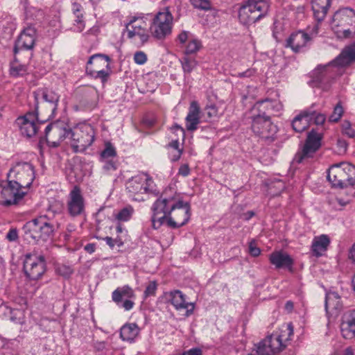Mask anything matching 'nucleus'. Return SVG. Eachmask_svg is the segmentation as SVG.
Listing matches in <instances>:
<instances>
[{
  "instance_id": "aec40b11",
  "label": "nucleus",
  "mask_w": 355,
  "mask_h": 355,
  "mask_svg": "<svg viewBox=\"0 0 355 355\" xmlns=\"http://www.w3.org/2000/svg\"><path fill=\"white\" fill-rule=\"evenodd\" d=\"M285 347L282 335L272 334L257 344V353L261 355H277Z\"/></svg>"
},
{
  "instance_id": "052dcab7",
  "label": "nucleus",
  "mask_w": 355,
  "mask_h": 355,
  "mask_svg": "<svg viewBox=\"0 0 355 355\" xmlns=\"http://www.w3.org/2000/svg\"><path fill=\"white\" fill-rule=\"evenodd\" d=\"M180 355H202V352L200 348H191L184 351Z\"/></svg>"
},
{
  "instance_id": "4d7b16f0",
  "label": "nucleus",
  "mask_w": 355,
  "mask_h": 355,
  "mask_svg": "<svg viewBox=\"0 0 355 355\" xmlns=\"http://www.w3.org/2000/svg\"><path fill=\"white\" fill-rule=\"evenodd\" d=\"M135 36H138L139 37L141 44L146 43L149 38V35L148 34L146 29L136 31Z\"/></svg>"
},
{
  "instance_id": "5fc2aeb1",
  "label": "nucleus",
  "mask_w": 355,
  "mask_h": 355,
  "mask_svg": "<svg viewBox=\"0 0 355 355\" xmlns=\"http://www.w3.org/2000/svg\"><path fill=\"white\" fill-rule=\"evenodd\" d=\"M249 253L254 257H258L261 253V250L257 247L254 241L249 243Z\"/></svg>"
},
{
  "instance_id": "864d4df0",
  "label": "nucleus",
  "mask_w": 355,
  "mask_h": 355,
  "mask_svg": "<svg viewBox=\"0 0 355 355\" xmlns=\"http://www.w3.org/2000/svg\"><path fill=\"white\" fill-rule=\"evenodd\" d=\"M6 238L10 242H15L18 240V231L16 228H11L9 230L8 232L6 234Z\"/></svg>"
},
{
  "instance_id": "13d9d810",
  "label": "nucleus",
  "mask_w": 355,
  "mask_h": 355,
  "mask_svg": "<svg viewBox=\"0 0 355 355\" xmlns=\"http://www.w3.org/2000/svg\"><path fill=\"white\" fill-rule=\"evenodd\" d=\"M207 114L209 118L216 116L218 114V109L215 105H207L205 107Z\"/></svg>"
},
{
  "instance_id": "8fccbe9b",
  "label": "nucleus",
  "mask_w": 355,
  "mask_h": 355,
  "mask_svg": "<svg viewBox=\"0 0 355 355\" xmlns=\"http://www.w3.org/2000/svg\"><path fill=\"white\" fill-rule=\"evenodd\" d=\"M134 61L137 64H144L147 61V55L143 51H137L134 55Z\"/></svg>"
},
{
  "instance_id": "f03ea898",
  "label": "nucleus",
  "mask_w": 355,
  "mask_h": 355,
  "mask_svg": "<svg viewBox=\"0 0 355 355\" xmlns=\"http://www.w3.org/2000/svg\"><path fill=\"white\" fill-rule=\"evenodd\" d=\"M35 112L43 119L42 123L53 119L57 115L60 95L52 89L43 87L33 92Z\"/></svg>"
},
{
  "instance_id": "f8f14e48",
  "label": "nucleus",
  "mask_w": 355,
  "mask_h": 355,
  "mask_svg": "<svg viewBox=\"0 0 355 355\" xmlns=\"http://www.w3.org/2000/svg\"><path fill=\"white\" fill-rule=\"evenodd\" d=\"M173 17L168 8L158 12L150 26L151 35L159 40H164L172 33Z\"/></svg>"
},
{
  "instance_id": "79ce46f5",
  "label": "nucleus",
  "mask_w": 355,
  "mask_h": 355,
  "mask_svg": "<svg viewBox=\"0 0 355 355\" xmlns=\"http://www.w3.org/2000/svg\"><path fill=\"white\" fill-rule=\"evenodd\" d=\"M307 112H313V114L309 117V122L313 123L316 125H322L326 120V116L321 113H318L313 107H309L306 110Z\"/></svg>"
},
{
  "instance_id": "a878e982",
  "label": "nucleus",
  "mask_w": 355,
  "mask_h": 355,
  "mask_svg": "<svg viewBox=\"0 0 355 355\" xmlns=\"http://www.w3.org/2000/svg\"><path fill=\"white\" fill-rule=\"evenodd\" d=\"M269 260L272 265L277 269L287 268L292 270L294 261L287 253L282 251H275L269 256Z\"/></svg>"
},
{
  "instance_id": "1a4fd4ad",
  "label": "nucleus",
  "mask_w": 355,
  "mask_h": 355,
  "mask_svg": "<svg viewBox=\"0 0 355 355\" xmlns=\"http://www.w3.org/2000/svg\"><path fill=\"white\" fill-rule=\"evenodd\" d=\"M70 139L73 151L83 153L95 139L94 129L89 124H82L71 129Z\"/></svg>"
},
{
  "instance_id": "9d476101",
  "label": "nucleus",
  "mask_w": 355,
  "mask_h": 355,
  "mask_svg": "<svg viewBox=\"0 0 355 355\" xmlns=\"http://www.w3.org/2000/svg\"><path fill=\"white\" fill-rule=\"evenodd\" d=\"M7 178L15 184L21 190L26 191L32 184L35 178L33 165L28 162H19L12 167Z\"/></svg>"
},
{
  "instance_id": "dca6fc26",
  "label": "nucleus",
  "mask_w": 355,
  "mask_h": 355,
  "mask_svg": "<svg viewBox=\"0 0 355 355\" xmlns=\"http://www.w3.org/2000/svg\"><path fill=\"white\" fill-rule=\"evenodd\" d=\"M71 130L69 125L62 121L49 123L44 130L48 146L58 147L65 139L70 138Z\"/></svg>"
},
{
  "instance_id": "cd10ccee",
  "label": "nucleus",
  "mask_w": 355,
  "mask_h": 355,
  "mask_svg": "<svg viewBox=\"0 0 355 355\" xmlns=\"http://www.w3.org/2000/svg\"><path fill=\"white\" fill-rule=\"evenodd\" d=\"M200 107L197 101H192L190 103L188 114L185 118L186 128L189 132H193L198 129L200 122Z\"/></svg>"
},
{
  "instance_id": "a19ab883",
  "label": "nucleus",
  "mask_w": 355,
  "mask_h": 355,
  "mask_svg": "<svg viewBox=\"0 0 355 355\" xmlns=\"http://www.w3.org/2000/svg\"><path fill=\"white\" fill-rule=\"evenodd\" d=\"M134 209L132 206H127L121 209L116 215V219L119 221H128L132 216Z\"/></svg>"
},
{
  "instance_id": "58836bf2",
  "label": "nucleus",
  "mask_w": 355,
  "mask_h": 355,
  "mask_svg": "<svg viewBox=\"0 0 355 355\" xmlns=\"http://www.w3.org/2000/svg\"><path fill=\"white\" fill-rule=\"evenodd\" d=\"M180 61L184 73L187 74L191 73L198 64V61L194 58L185 55L180 60Z\"/></svg>"
},
{
  "instance_id": "a18cd8bd",
  "label": "nucleus",
  "mask_w": 355,
  "mask_h": 355,
  "mask_svg": "<svg viewBox=\"0 0 355 355\" xmlns=\"http://www.w3.org/2000/svg\"><path fill=\"white\" fill-rule=\"evenodd\" d=\"M103 163V170L106 173H110L118 168V162L114 159H101Z\"/></svg>"
},
{
  "instance_id": "a211bd4d",
  "label": "nucleus",
  "mask_w": 355,
  "mask_h": 355,
  "mask_svg": "<svg viewBox=\"0 0 355 355\" xmlns=\"http://www.w3.org/2000/svg\"><path fill=\"white\" fill-rule=\"evenodd\" d=\"M152 178L147 173H139L128 179L125 182V189L130 196L144 194L152 191Z\"/></svg>"
},
{
  "instance_id": "2f4dec72",
  "label": "nucleus",
  "mask_w": 355,
  "mask_h": 355,
  "mask_svg": "<svg viewBox=\"0 0 355 355\" xmlns=\"http://www.w3.org/2000/svg\"><path fill=\"white\" fill-rule=\"evenodd\" d=\"M330 243V239L327 235L322 234L313 239L311 245V250L313 254L318 257L322 255Z\"/></svg>"
},
{
  "instance_id": "2eb2a0df",
  "label": "nucleus",
  "mask_w": 355,
  "mask_h": 355,
  "mask_svg": "<svg viewBox=\"0 0 355 355\" xmlns=\"http://www.w3.org/2000/svg\"><path fill=\"white\" fill-rule=\"evenodd\" d=\"M251 128L257 136L268 141H274L277 132V127L270 116L261 113L252 117Z\"/></svg>"
},
{
  "instance_id": "3c124183",
  "label": "nucleus",
  "mask_w": 355,
  "mask_h": 355,
  "mask_svg": "<svg viewBox=\"0 0 355 355\" xmlns=\"http://www.w3.org/2000/svg\"><path fill=\"white\" fill-rule=\"evenodd\" d=\"M343 132L350 138L355 137V130L351 127L349 121H345L343 124Z\"/></svg>"
},
{
  "instance_id": "393cba45",
  "label": "nucleus",
  "mask_w": 355,
  "mask_h": 355,
  "mask_svg": "<svg viewBox=\"0 0 355 355\" xmlns=\"http://www.w3.org/2000/svg\"><path fill=\"white\" fill-rule=\"evenodd\" d=\"M311 39L312 36L300 31L290 35L286 40V46L291 48L294 52H300Z\"/></svg>"
},
{
  "instance_id": "20e7f679",
  "label": "nucleus",
  "mask_w": 355,
  "mask_h": 355,
  "mask_svg": "<svg viewBox=\"0 0 355 355\" xmlns=\"http://www.w3.org/2000/svg\"><path fill=\"white\" fill-rule=\"evenodd\" d=\"M327 178L334 188L353 186L355 184V166L345 162L334 164L329 168Z\"/></svg>"
},
{
  "instance_id": "f3484780",
  "label": "nucleus",
  "mask_w": 355,
  "mask_h": 355,
  "mask_svg": "<svg viewBox=\"0 0 355 355\" xmlns=\"http://www.w3.org/2000/svg\"><path fill=\"white\" fill-rule=\"evenodd\" d=\"M24 271L31 280L39 279L46 271V261L42 255L27 254L24 261Z\"/></svg>"
},
{
  "instance_id": "680f3d73",
  "label": "nucleus",
  "mask_w": 355,
  "mask_h": 355,
  "mask_svg": "<svg viewBox=\"0 0 355 355\" xmlns=\"http://www.w3.org/2000/svg\"><path fill=\"white\" fill-rule=\"evenodd\" d=\"M190 173L189 167L187 164L180 166L178 173L184 177L187 176Z\"/></svg>"
},
{
  "instance_id": "39448f33",
  "label": "nucleus",
  "mask_w": 355,
  "mask_h": 355,
  "mask_svg": "<svg viewBox=\"0 0 355 355\" xmlns=\"http://www.w3.org/2000/svg\"><path fill=\"white\" fill-rule=\"evenodd\" d=\"M178 198L179 196L175 194L168 195L164 191L154 202L151 207V222L154 229H158L164 224L171 211L176 205L175 202Z\"/></svg>"
},
{
  "instance_id": "603ef678",
  "label": "nucleus",
  "mask_w": 355,
  "mask_h": 355,
  "mask_svg": "<svg viewBox=\"0 0 355 355\" xmlns=\"http://www.w3.org/2000/svg\"><path fill=\"white\" fill-rule=\"evenodd\" d=\"M76 230V226L74 224L69 223L67 226L66 231L63 233V236L65 241H69L71 238V234Z\"/></svg>"
},
{
  "instance_id": "72a5a7b5",
  "label": "nucleus",
  "mask_w": 355,
  "mask_h": 355,
  "mask_svg": "<svg viewBox=\"0 0 355 355\" xmlns=\"http://www.w3.org/2000/svg\"><path fill=\"white\" fill-rule=\"evenodd\" d=\"M71 11L74 15V26L78 32H82L85 29L84 8L83 6L77 2L71 5Z\"/></svg>"
},
{
  "instance_id": "de8ad7c7",
  "label": "nucleus",
  "mask_w": 355,
  "mask_h": 355,
  "mask_svg": "<svg viewBox=\"0 0 355 355\" xmlns=\"http://www.w3.org/2000/svg\"><path fill=\"white\" fill-rule=\"evenodd\" d=\"M57 272L64 278H69L73 273V269L71 266L62 264L56 268Z\"/></svg>"
},
{
  "instance_id": "4c0bfd02",
  "label": "nucleus",
  "mask_w": 355,
  "mask_h": 355,
  "mask_svg": "<svg viewBox=\"0 0 355 355\" xmlns=\"http://www.w3.org/2000/svg\"><path fill=\"white\" fill-rule=\"evenodd\" d=\"M63 205L59 201H54L49 205L46 209V214L41 215L45 216L46 220L50 222L56 215H60L62 213Z\"/></svg>"
},
{
  "instance_id": "338daca9",
  "label": "nucleus",
  "mask_w": 355,
  "mask_h": 355,
  "mask_svg": "<svg viewBox=\"0 0 355 355\" xmlns=\"http://www.w3.org/2000/svg\"><path fill=\"white\" fill-rule=\"evenodd\" d=\"M122 237V236L118 235L116 238L113 239L116 246H118L119 248L122 247L124 244Z\"/></svg>"
},
{
  "instance_id": "6e6d98bb",
  "label": "nucleus",
  "mask_w": 355,
  "mask_h": 355,
  "mask_svg": "<svg viewBox=\"0 0 355 355\" xmlns=\"http://www.w3.org/2000/svg\"><path fill=\"white\" fill-rule=\"evenodd\" d=\"M191 35L189 31H182L177 37V41L181 44H184L189 40V35Z\"/></svg>"
},
{
  "instance_id": "69168bd1",
  "label": "nucleus",
  "mask_w": 355,
  "mask_h": 355,
  "mask_svg": "<svg viewBox=\"0 0 355 355\" xmlns=\"http://www.w3.org/2000/svg\"><path fill=\"white\" fill-rule=\"evenodd\" d=\"M103 240L105 241L106 244L111 248L113 249L116 245L114 241L113 238L110 236H106L103 238Z\"/></svg>"
},
{
  "instance_id": "c85d7f7f",
  "label": "nucleus",
  "mask_w": 355,
  "mask_h": 355,
  "mask_svg": "<svg viewBox=\"0 0 355 355\" xmlns=\"http://www.w3.org/2000/svg\"><path fill=\"white\" fill-rule=\"evenodd\" d=\"M313 16L318 22H321L325 18L331 6V0H312Z\"/></svg>"
},
{
  "instance_id": "37998d69",
  "label": "nucleus",
  "mask_w": 355,
  "mask_h": 355,
  "mask_svg": "<svg viewBox=\"0 0 355 355\" xmlns=\"http://www.w3.org/2000/svg\"><path fill=\"white\" fill-rule=\"evenodd\" d=\"M116 156L115 148L110 143L106 144L105 149L101 153V159H114Z\"/></svg>"
},
{
  "instance_id": "423d86ee",
  "label": "nucleus",
  "mask_w": 355,
  "mask_h": 355,
  "mask_svg": "<svg viewBox=\"0 0 355 355\" xmlns=\"http://www.w3.org/2000/svg\"><path fill=\"white\" fill-rule=\"evenodd\" d=\"M331 25L338 37H350L355 33L354 10L349 8L338 10L334 13Z\"/></svg>"
},
{
  "instance_id": "9b49d317",
  "label": "nucleus",
  "mask_w": 355,
  "mask_h": 355,
  "mask_svg": "<svg viewBox=\"0 0 355 355\" xmlns=\"http://www.w3.org/2000/svg\"><path fill=\"white\" fill-rule=\"evenodd\" d=\"M322 138L323 135L314 129L309 132L304 144L295 155V162L299 164L309 163L320 148Z\"/></svg>"
},
{
  "instance_id": "ea45409f",
  "label": "nucleus",
  "mask_w": 355,
  "mask_h": 355,
  "mask_svg": "<svg viewBox=\"0 0 355 355\" xmlns=\"http://www.w3.org/2000/svg\"><path fill=\"white\" fill-rule=\"evenodd\" d=\"M202 42L198 39L194 38L189 40L185 46L184 55H189L196 53L202 48Z\"/></svg>"
},
{
  "instance_id": "ddd939ff",
  "label": "nucleus",
  "mask_w": 355,
  "mask_h": 355,
  "mask_svg": "<svg viewBox=\"0 0 355 355\" xmlns=\"http://www.w3.org/2000/svg\"><path fill=\"white\" fill-rule=\"evenodd\" d=\"M176 205L171 211L164 224L172 229H178L185 225L191 217V205L189 202L180 197L176 201Z\"/></svg>"
},
{
  "instance_id": "0eeeda50",
  "label": "nucleus",
  "mask_w": 355,
  "mask_h": 355,
  "mask_svg": "<svg viewBox=\"0 0 355 355\" xmlns=\"http://www.w3.org/2000/svg\"><path fill=\"white\" fill-rule=\"evenodd\" d=\"M111 59L105 54L96 53L89 57L86 65V73L95 80L99 79L105 84L110 76Z\"/></svg>"
},
{
  "instance_id": "7ed1b4c3",
  "label": "nucleus",
  "mask_w": 355,
  "mask_h": 355,
  "mask_svg": "<svg viewBox=\"0 0 355 355\" xmlns=\"http://www.w3.org/2000/svg\"><path fill=\"white\" fill-rule=\"evenodd\" d=\"M24 239L28 243H37L49 240L55 231L54 225L45 216H38L26 222L23 227Z\"/></svg>"
},
{
  "instance_id": "09e8293b",
  "label": "nucleus",
  "mask_w": 355,
  "mask_h": 355,
  "mask_svg": "<svg viewBox=\"0 0 355 355\" xmlns=\"http://www.w3.org/2000/svg\"><path fill=\"white\" fill-rule=\"evenodd\" d=\"M157 289V284L155 281H152L148 283V284L146 286V288L144 293V297L145 299L151 297L155 296L156 294V291Z\"/></svg>"
},
{
  "instance_id": "4468645a",
  "label": "nucleus",
  "mask_w": 355,
  "mask_h": 355,
  "mask_svg": "<svg viewBox=\"0 0 355 355\" xmlns=\"http://www.w3.org/2000/svg\"><path fill=\"white\" fill-rule=\"evenodd\" d=\"M26 193L8 179L0 181V205L3 207L19 204Z\"/></svg>"
},
{
  "instance_id": "c03bdc74",
  "label": "nucleus",
  "mask_w": 355,
  "mask_h": 355,
  "mask_svg": "<svg viewBox=\"0 0 355 355\" xmlns=\"http://www.w3.org/2000/svg\"><path fill=\"white\" fill-rule=\"evenodd\" d=\"M191 5L195 8L200 10L209 11L211 10V3L210 0H189Z\"/></svg>"
},
{
  "instance_id": "49530a36",
  "label": "nucleus",
  "mask_w": 355,
  "mask_h": 355,
  "mask_svg": "<svg viewBox=\"0 0 355 355\" xmlns=\"http://www.w3.org/2000/svg\"><path fill=\"white\" fill-rule=\"evenodd\" d=\"M343 112V108L341 105V103L339 102L334 107L332 114L329 117V121L330 122H338L342 117Z\"/></svg>"
},
{
  "instance_id": "c756f323",
  "label": "nucleus",
  "mask_w": 355,
  "mask_h": 355,
  "mask_svg": "<svg viewBox=\"0 0 355 355\" xmlns=\"http://www.w3.org/2000/svg\"><path fill=\"white\" fill-rule=\"evenodd\" d=\"M255 107L261 114H266V112H277L282 109V105L279 101L268 98L257 102Z\"/></svg>"
},
{
  "instance_id": "412c9836",
  "label": "nucleus",
  "mask_w": 355,
  "mask_h": 355,
  "mask_svg": "<svg viewBox=\"0 0 355 355\" xmlns=\"http://www.w3.org/2000/svg\"><path fill=\"white\" fill-rule=\"evenodd\" d=\"M67 211L72 217L80 216L85 213V199L79 187L75 186L69 194Z\"/></svg>"
},
{
  "instance_id": "c9c22d12",
  "label": "nucleus",
  "mask_w": 355,
  "mask_h": 355,
  "mask_svg": "<svg viewBox=\"0 0 355 355\" xmlns=\"http://www.w3.org/2000/svg\"><path fill=\"white\" fill-rule=\"evenodd\" d=\"M325 309L328 313L330 311H338L341 309V302L339 295L336 292H329L325 297Z\"/></svg>"
},
{
  "instance_id": "6e6552de",
  "label": "nucleus",
  "mask_w": 355,
  "mask_h": 355,
  "mask_svg": "<svg viewBox=\"0 0 355 355\" xmlns=\"http://www.w3.org/2000/svg\"><path fill=\"white\" fill-rule=\"evenodd\" d=\"M269 9L268 3L263 0H248L239 9V19L244 25L252 24L263 17Z\"/></svg>"
},
{
  "instance_id": "f257e3e1",
  "label": "nucleus",
  "mask_w": 355,
  "mask_h": 355,
  "mask_svg": "<svg viewBox=\"0 0 355 355\" xmlns=\"http://www.w3.org/2000/svg\"><path fill=\"white\" fill-rule=\"evenodd\" d=\"M355 61V42L345 46L341 53L325 65H318L311 74L309 85L326 89L337 73L336 67H345Z\"/></svg>"
},
{
  "instance_id": "bb28decb",
  "label": "nucleus",
  "mask_w": 355,
  "mask_h": 355,
  "mask_svg": "<svg viewBox=\"0 0 355 355\" xmlns=\"http://www.w3.org/2000/svg\"><path fill=\"white\" fill-rule=\"evenodd\" d=\"M343 336L346 339L355 338V310L345 313L340 324Z\"/></svg>"
},
{
  "instance_id": "0e129e2a",
  "label": "nucleus",
  "mask_w": 355,
  "mask_h": 355,
  "mask_svg": "<svg viewBox=\"0 0 355 355\" xmlns=\"http://www.w3.org/2000/svg\"><path fill=\"white\" fill-rule=\"evenodd\" d=\"M94 347L96 351H103L106 347V343L104 341H97L94 343Z\"/></svg>"
},
{
  "instance_id": "473e14b6",
  "label": "nucleus",
  "mask_w": 355,
  "mask_h": 355,
  "mask_svg": "<svg viewBox=\"0 0 355 355\" xmlns=\"http://www.w3.org/2000/svg\"><path fill=\"white\" fill-rule=\"evenodd\" d=\"M147 24L143 17L138 16L131 17L129 22L126 24L125 28L129 38L135 36V32L146 29Z\"/></svg>"
},
{
  "instance_id": "5701e85b",
  "label": "nucleus",
  "mask_w": 355,
  "mask_h": 355,
  "mask_svg": "<svg viewBox=\"0 0 355 355\" xmlns=\"http://www.w3.org/2000/svg\"><path fill=\"white\" fill-rule=\"evenodd\" d=\"M35 28L33 26L25 28L15 42L13 49L14 55H17L21 50H32L35 44Z\"/></svg>"
},
{
  "instance_id": "774afa93",
  "label": "nucleus",
  "mask_w": 355,
  "mask_h": 355,
  "mask_svg": "<svg viewBox=\"0 0 355 355\" xmlns=\"http://www.w3.org/2000/svg\"><path fill=\"white\" fill-rule=\"evenodd\" d=\"M95 245L92 243H88L85 246V250L89 253H93L95 251Z\"/></svg>"
},
{
  "instance_id": "f704fd0d",
  "label": "nucleus",
  "mask_w": 355,
  "mask_h": 355,
  "mask_svg": "<svg viewBox=\"0 0 355 355\" xmlns=\"http://www.w3.org/2000/svg\"><path fill=\"white\" fill-rule=\"evenodd\" d=\"M140 329L137 324H124L120 330V336L123 340L132 342L139 335Z\"/></svg>"
},
{
  "instance_id": "6ab92c4d",
  "label": "nucleus",
  "mask_w": 355,
  "mask_h": 355,
  "mask_svg": "<svg viewBox=\"0 0 355 355\" xmlns=\"http://www.w3.org/2000/svg\"><path fill=\"white\" fill-rule=\"evenodd\" d=\"M135 297L134 290L128 285L118 287L112 293V301L125 311H130L134 307Z\"/></svg>"
},
{
  "instance_id": "bf43d9fd",
  "label": "nucleus",
  "mask_w": 355,
  "mask_h": 355,
  "mask_svg": "<svg viewBox=\"0 0 355 355\" xmlns=\"http://www.w3.org/2000/svg\"><path fill=\"white\" fill-rule=\"evenodd\" d=\"M256 71L254 69H248L243 72H239L236 76L238 78H250L255 73Z\"/></svg>"
},
{
  "instance_id": "7c9ffc66",
  "label": "nucleus",
  "mask_w": 355,
  "mask_h": 355,
  "mask_svg": "<svg viewBox=\"0 0 355 355\" xmlns=\"http://www.w3.org/2000/svg\"><path fill=\"white\" fill-rule=\"evenodd\" d=\"M313 112H307L306 110L302 111L292 121L293 129L296 132H302L305 130L310 124L309 117Z\"/></svg>"
},
{
  "instance_id": "4be33fe9",
  "label": "nucleus",
  "mask_w": 355,
  "mask_h": 355,
  "mask_svg": "<svg viewBox=\"0 0 355 355\" xmlns=\"http://www.w3.org/2000/svg\"><path fill=\"white\" fill-rule=\"evenodd\" d=\"M39 116L40 115H37V113L28 112L17 119L16 124L19 127L21 135L31 138L36 135L38 128L35 121L40 120Z\"/></svg>"
},
{
  "instance_id": "e2e57ef3",
  "label": "nucleus",
  "mask_w": 355,
  "mask_h": 355,
  "mask_svg": "<svg viewBox=\"0 0 355 355\" xmlns=\"http://www.w3.org/2000/svg\"><path fill=\"white\" fill-rule=\"evenodd\" d=\"M348 259L352 263H355V243L352 245V247L349 250Z\"/></svg>"
},
{
  "instance_id": "b1692460",
  "label": "nucleus",
  "mask_w": 355,
  "mask_h": 355,
  "mask_svg": "<svg viewBox=\"0 0 355 355\" xmlns=\"http://www.w3.org/2000/svg\"><path fill=\"white\" fill-rule=\"evenodd\" d=\"M171 303L176 310L186 309V316H189L193 312L195 306L193 303L187 302L185 295L179 290H175L169 293Z\"/></svg>"
},
{
  "instance_id": "e433bc0d",
  "label": "nucleus",
  "mask_w": 355,
  "mask_h": 355,
  "mask_svg": "<svg viewBox=\"0 0 355 355\" xmlns=\"http://www.w3.org/2000/svg\"><path fill=\"white\" fill-rule=\"evenodd\" d=\"M9 71L12 77L17 78L24 76L28 73V66L24 64H21L17 55H15L14 60L10 64Z\"/></svg>"
}]
</instances>
